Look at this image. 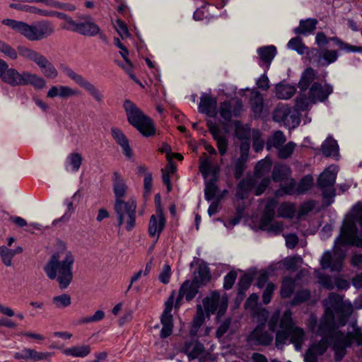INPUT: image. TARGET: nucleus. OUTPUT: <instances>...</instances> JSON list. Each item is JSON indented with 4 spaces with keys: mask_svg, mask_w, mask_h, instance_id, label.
<instances>
[{
    "mask_svg": "<svg viewBox=\"0 0 362 362\" xmlns=\"http://www.w3.org/2000/svg\"><path fill=\"white\" fill-rule=\"evenodd\" d=\"M356 245L362 247V238L358 235V228L356 222L352 218L344 221L339 236L334 242L333 255L330 251H326L320 259L323 269H330L331 271H339L343 266L345 252L340 246Z\"/></svg>",
    "mask_w": 362,
    "mask_h": 362,
    "instance_id": "f257e3e1",
    "label": "nucleus"
},
{
    "mask_svg": "<svg viewBox=\"0 0 362 362\" xmlns=\"http://www.w3.org/2000/svg\"><path fill=\"white\" fill-rule=\"evenodd\" d=\"M353 311L351 303L344 302L340 295L331 293L325 300V313L315 331L329 333L332 329H337L334 314L337 316L339 326H345Z\"/></svg>",
    "mask_w": 362,
    "mask_h": 362,
    "instance_id": "f03ea898",
    "label": "nucleus"
},
{
    "mask_svg": "<svg viewBox=\"0 0 362 362\" xmlns=\"http://www.w3.org/2000/svg\"><path fill=\"white\" fill-rule=\"evenodd\" d=\"M74 257L65 247L54 253L44 270L49 279H57L61 289L66 288L73 279Z\"/></svg>",
    "mask_w": 362,
    "mask_h": 362,
    "instance_id": "7ed1b4c3",
    "label": "nucleus"
},
{
    "mask_svg": "<svg viewBox=\"0 0 362 362\" xmlns=\"http://www.w3.org/2000/svg\"><path fill=\"white\" fill-rule=\"evenodd\" d=\"M2 23L10 27L29 41H40L52 35L55 32L54 24L48 20H42L33 24L13 19H4Z\"/></svg>",
    "mask_w": 362,
    "mask_h": 362,
    "instance_id": "20e7f679",
    "label": "nucleus"
},
{
    "mask_svg": "<svg viewBox=\"0 0 362 362\" xmlns=\"http://www.w3.org/2000/svg\"><path fill=\"white\" fill-rule=\"evenodd\" d=\"M291 315V311L288 310L284 313L281 318L279 325L281 329L276 334V346L278 349H282L289 339L290 342L294 344L296 349L300 350L305 340L304 330L295 326Z\"/></svg>",
    "mask_w": 362,
    "mask_h": 362,
    "instance_id": "39448f33",
    "label": "nucleus"
},
{
    "mask_svg": "<svg viewBox=\"0 0 362 362\" xmlns=\"http://www.w3.org/2000/svg\"><path fill=\"white\" fill-rule=\"evenodd\" d=\"M1 81L11 86L31 85L35 89H42L46 86L45 78L37 74L24 71L20 73L14 68H9L1 74Z\"/></svg>",
    "mask_w": 362,
    "mask_h": 362,
    "instance_id": "423d86ee",
    "label": "nucleus"
},
{
    "mask_svg": "<svg viewBox=\"0 0 362 362\" xmlns=\"http://www.w3.org/2000/svg\"><path fill=\"white\" fill-rule=\"evenodd\" d=\"M124 108L129 123L141 134L145 136H151L155 134L156 129L152 119L144 115L134 103L126 100L124 103Z\"/></svg>",
    "mask_w": 362,
    "mask_h": 362,
    "instance_id": "0eeeda50",
    "label": "nucleus"
},
{
    "mask_svg": "<svg viewBox=\"0 0 362 362\" xmlns=\"http://www.w3.org/2000/svg\"><path fill=\"white\" fill-rule=\"evenodd\" d=\"M310 329L316 335L325 339L327 342V347L332 343L334 351V359L340 361L346 354V348L351 346V341L349 337L340 330L332 329L329 333H324L321 331H315L316 320L313 319L310 322Z\"/></svg>",
    "mask_w": 362,
    "mask_h": 362,
    "instance_id": "6e6552de",
    "label": "nucleus"
},
{
    "mask_svg": "<svg viewBox=\"0 0 362 362\" xmlns=\"http://www.w3.org/2000/svg\"><path fill=\"white\" fill-rule=\"evenodd\" d=\"M17 53L24 60L35 63L47 78H55L58 76V71L53 64L40 52L25 45L17 47Z\"/></svg>",
    "mask_w": 362,
    "mask_h": 362,
    "instance_id": "1a4fd4ad",
    "label": "nucleus"
},
{
    "mask_svg": "<svg viewBox=\"0 0 362 362\" xmlns=\"http://www.w3.org/2000/svg\"><path fill=\"white\" fill-rule=\"evenodd\" d=\"M136 203L133 199L127 202L115 200V211L118 221V226L120 227L126 223V229L131 230L135 226Z\"/></svg>",
    "mask_w": 362,
    "mask_h": 362,
    "instance_id": "9d476101",
    "label": "nucleus"
},
{
    "mask_svg": "<svg viewBox=\"0 0 362 362\" xmlns=\"http://www.w3.org/2000/svg\"><path fill=\"white\" fill-rule=\"evenodd\" d=\"M337 171V167L332 165L326 168L317 179V187L321 189L325 199H333L335 197L334 187Z\"/></svg>",
    "mask_w": 362,
    "mask_h": 362,
    "instance_id": "9b49d317",
    "label": "nucleus"
},
{
    "mask_svg": "<svg viewBox=\"0 0 362 362\" xmlns=\"http://www.w3.org/2000/svg\"><path fill=\"white\" fill-rule=\"evenodd\" d=\"M273 119L288 129L296 128L300 123V115L297 110L284 104L277 105L273 113Z\"/></svg>",
    "mask_w": 362,
    "mask_h": 362,
    "instance_id": "f8f14e48",
    "label": "nucleus"
},
{
    "mask_svg": "<svg viewBox=\"0 0 362 362\" xmlns=\"http://www.w3.org/2000/svg\"><path fill=\"white\" fill-rule=\"evenodd\" d=\"M63 73L73 80L77 85L83 88L98 103H103L104 95L102 92L82 75L77 74L70 67L62 69Z\"/></svg>",
    "mask_w": 362,
    "mask_h": 362,
    "instance_id": "ddd939ff",
    "label": "nucleus"
},
{
    "mask_svg": "<svg viewBox=\"0 0 362 362\" xmlns=\"http://www.w3.org/2000/svg\"><path fill=\"white\" fill-rule=\"evenodd\" d=\"M276 205L273 201L268 202L259 222L262 230L267 231L270 234L279 235L283 230V224L281 222H274Z\"/></svg>",
    "mask_w": 362,
    "mask_h": 362,
    "instance_id": "4468645a",
    "label": "nucleus"
},
{
    "mask_svg": "<svg viewBox=\"0 0 362 362\" xmlns=\"http://www.w3.org/2000/svg\"><path fill=\"white\" fill-rule=\"evenodd\" d=\"M203 305L206 312L209 314H214L218 310V315H223L228 308V298L226 296L221 297L218 291H213L203 300Z\"/></svg>",
    "mask_w": 362,
    "mask_h": 362,
    "instance_id": "2eb2a0df",
    "label": "nucleus"
},
{
    "mask_svg": "<svg viewBox=\"0 0 362 362\" xmlns=\"http://www.w3.org/2000/svg\"><path fill=\"white\" fill-rule=\"evenodd\" d=\"M54 355L53 352L38 351L34 349L24 347L20 351L14 354L13 357L16 360H31L35 362L42 361H50Z\"/></svg>",
    "mask_w": 362,
    "mask_h": 362,
    "instance_id": "dca6fc26",
    "label": "nucleus"
},
{
    "mask_svg": "<svg viewBox=\"0 0 362 362\" xmlns=\"http://www.w3.org/2000/svg\"><path fill=\"white\" fill-rule=\"evenodd\" d=\"M243 109V103L240 99L224 101L220 104L219 113L226 122H230L233 117H238Z\"/></svg>",
    "mask_w": 362,
    "mask_h": 362,
    "instance_id": "f3484780",
    "label": "nucleus"
},
{
    "mask_svg": "<svg viewBox=\"0 0 362 362\" xmlns=\"http://www.w3.org/2000/svg\"><path fill=\"white\" fill-rule=\"evenodd\" d=\"M76 33L84 36L93 37L100 33V28L93 21L90 16L81 15L78 16Z\"/></svg>",
    "mask_w": 362,
    "mask_h": 362,
    "instance_id": "a211bd4d",
    "label": "nucleus"
},
{
    "mask_svg": "<svg viewBox=\"0 0 362 362\" xmlns=\"http://www.w3.org/2000/svg\"><path fill=\"white\" fill-rule=\"evenodd\" d=\"M250 344L268 346L273 341V336L265 329L264 325H259L250 333L247 338Z\"/></svg>",
    "mask_w": 362,
    "mask_h": 362,
    "instance_id": "6ab92c4d",
    "label": "nucleus"
},
{
    "mask_svg": "<svg viewBox=\"0 0 362 362\" xmlns=\"http://www.w3.org/2000/svg\"><path fill=\"white\" fill-rule=\"evenodd\" d=\"M333 92V88L329 84L322 86L318 82L313 83L309 90L308 94L313 103L323 102L327 99Z\"/></svg>",
    "mask_w": 362,
    "mask_h": 362,
    "instance_id": "aec40b11",
    "label": "nucleus"
},
{
    "mask_svg": "<svg viewBox=\"0 0 362 362\" xmlns=\"http://www.w3.org/2000/svg\"><path fill=\"white\" fill-rule=\"evenodd\" d=\"M165 218L164 217L163 209L158 208L155 215L150 218L148 224V233L151 237H156L158 240L160 233L165 226Z\"/></svg>",
    "mask_w": 362,
    "mask_h": 362,
    "instance_id": "412c9836",
    "label": "nucleus"
},
{
    "mask_svg": "<svg viewBox=\"0 0 362 362\" xmlns=\"http://www.w3.org/2000/svg\"><path fill=\"white\" fill-rule=\"evenodd\" d=\"M209 132L212 134L214 139L216 141L218 152L221 156H224L228 150V142L218 125L211 120L206 122Z\"/></svg>",
    "mask_w": 362,
    "mask_h": 362,
    "instance_id": "4be33fe9",
    "label": "nucleus"
},
{
    "mask_svg": "<svg viewBox=\"0 0 362 362\" xmlns=\"http://www.w3.org/2000/svg\"><path fill=\"white\" fill-rule=\"evenodd\" d=\"M200 286L192 281L186 280L180 286L179 294L175 301V307H179L183 298L191 301L198 293Z\"/></svg>",
    "mask_w": 362,
    "mask_h": 362,
    "instance_id": "5701e85b",
    "label": "nucleus"
},
{
    "mask_svg": "<svg viewBox=\"0 0 362 362\" xmlns=\"http://www.w3.org/2000/svg\"><path fill=\"white\" fill-rule=\"evenodd\" d=\"M80 95L81 91L78 89L63 85L52 86L47 93V97L49 98L58 96L62 99H68Z\"/></svg>",
    "mask_w": 362,
    "mask_h": 362,
    "instance_id": "b1692460",
    "label": "nucleus"
},
{
    "mask_svg": "<svg viewBox=\"0 0 362 362\" xmlns=\"http://www.w3.org/2000/svg\"><path fill=\"white\" fill-rule=\"evenodd\" d=\"M327 349V342L325 339H321L318 342L313 344L305 354V362H317V357L322 355Z\"/></svg>",
    "mask_w": 362,
    "mask_h": 362,
    "instance_id": "393cba45",
    "label": "nucleus"
},
{
    "mask_svg": "<svg viewBox=\"0 0 362 362\" xmlns=\"http://www.w3.org/2000/svg\"><path fill=\"white\" fill-rule=\"evenodd\" d=\"M198 109L199 112L214 117L217 114L216 98L208 95L202 96Z\"/></svg>",
    "mask_w": 362,
    "mask_h": 362,
    "instance_id": "a878e982",
    "label": "nucleus"
},
{
    "mask_svg": "<svg viewBox=\"0 0 362 362\" xmlns=\"http://www.w3.org/2000/svg\"><path fill=\"white\" fill-rule=\"evenodd\" d=\"M182 351L192 360L204 356L205 349L204 345L197 340H190L185 342L182 347Z\"/></svg>",
    "mask_w": 362,
    "mask_h": 362,
    "instance_id": "bb28decb",
    "label": "nucleus"
},
{
    "mask_svg": "<svg viewBox=\"0 0 362 362\" xmlns=\"http://www.w3.org/2000/svg\"><path fill=\"white\" fill-rule=\"evenodd\" d=\"M111 135L115 142L120 146L124 156L131 158L133 156L132 151L129 146V140L122 131L117 127L111 128Z\"/></svg>",
    "mask_w": 362,
    "mask_h": 362,
    "instance_id": "cd10ccee",
    "label": "nucleus"
},
{
    "mask_svg": "<svg viewBox=\"0 0 362 362\" xmlns=\"http://www.w3.org/2000/svg\"><path fill=\"white\" fill-rule=\"evenodd\" d=\"M113 192L115 195V200H122L127 193V186L125 180L118 172H114L112 175Z\"/></svg>",
    "mask_w": 362,
    "mask_h": 362,
    "instance_id": "c85d7f7f",
    "label": "nucleus"
},
{
    "mask_svg": "<svg viewBox=\"0 0 362 362\" xmlns=\"http://www.w3.org/2000/svg\"><path fill=\"white\" fill-rule=\"evenodd\" d=\"M211 279L210 269L206 264H200L197 270L194 271L193 274V279L192 280L200 287L206 284Z\"/></svg>",
    "mask_w": 362,
    "mask_h": 362,
    "instance_id": "c756f323",
    "label": "nucleus"
},
{
    "mask_svg": "<svg viewBox=\"0 0 362 362\" xmlns=\"http://www.w3.org/2000/svg\"><path fill=\"white\" fill-rule=\"evenodd\" d=\"M257 52L259 60L267 66H269L277 53V50L275 46L268 45L258 48Z\"/></svg>",
    "mask_w": 362,
    "mask_h": 362,
    "instance_id": "7c9ffc66",
    "label": "nucleus"
},
{
    "mask_svg": "<svg viewBox=\"0 0 362 362\" xmlns=\"http://www.w3.org/2000/svg\"><path fill=\"white\" fill-rule=\"evenodd\" d=\"M91 352V347L89 344H80L65 349L62 353L66 356L75 358H85Z\"/></svg>",
    "mask_w": 362,
    "mask_h": 362,
    "instance_id": "2f4dec72",
    "label": "nucleus"
},
{
    "mask_svg": "<svg viewBox=\"0 0 362 362\" xmlns=\"http://www.w3.org/2000/svg\"><path fill=\"white\" fill-rule=\"evenodd\" d=\"M256 182L254 179H243L238 185L236 189V196L244 199L247 197L249 192L255 187Z\"/></svg>",
    "mask_w": 362,
    "mask_h": 362,
    "instance_id": "473e14b6",
    "label": "nucleus"
},
{
    "mask_svg": "<svg viewBox=\"0 0 362 362\" xmlns=\"http://www.w3.org/2000/svg\"><path fill=\"white\" fill-rule=\"evenodd\" d=\"M250 105L255 117H259L264 109V98L259 92H252L250 99Z\"/></svg>",
    "mask_w": 362,
    "mask_h": 362,
    "instance_id": "72a5a7b5",
    "label": "nucleus"
},
{
    "mask_svg": "<svg viewBox=\"0 0 362 362\" xmlns=\"http://www.w3.org/2000/svg\"><path fill=\"white\" fill-rule=\"evenodd\" d=\"M318 21L315 18H307L300 20L299 26L294 29L296 34L307 35L313 33L315 29Z\"/></svg>",
    "mask_w": 362,
    "mask_h": 362,
    "instance_id": "f704fd0d",
    "label": "nucleus"
},
{
    "mask_svg": "<svg viewBox=\"0 0 362 362\" xmlns=\"http://www.w3.org/2000/svg\"><path fill=\"white\" fill-rule=\"evenodd\" d=\"M174 294L175 292L173 291L165 303V310L160 318L162 325L173 326L171 311L174 303Z\"/></svg>",
    "mask_w": 362,
    "mask_h": 362,
    "instance_id": "c9c22d12",
    "label": "nucleus"
},
{
    "mask_svg": "<svg viewBox=\"0 0 362 362\" xmlns=\"http://www.w3.org/2000/svg\"><path fill=\"white\" fill-rule=\"evenodd\" d=\"M317 78V72L313 68L306 69L302 74L298 86L301 91H305L313 81Z\"/></svg>",
    "mask_w": 362,
    "mask_h": 362,
    "instance_id": "e433bc0d",
    "label": "nucleus"
},
{
    "mask_svg": "<svg viewBox=\"0 0 362 362\" xmlns=\"http://www.w3.org/2000/svg\"><path fill=\"white\" fill-rule=\"evenodd\" d=\"M276 96L281 100H288L296 93V88L293 86L279 83L276 86Z\"/></svg>",
    "mask_w": 362,
    "mask_h": 362,
    "instance_id": "4c0bfd02",
    "label": "nucleus"
},
{
    "mask_svg": "<svg viewBox=\"0 0 362 362\" xmlns=\"http://www.w3.org/2000/svg\"><path fill=\"white\" fill-rule=\"evenodd\" d=\"M291 171L286 165H275L272 170V180L274 182H281L287 180L291 175Z\"/></svg>",
    "mask_w": 362,
    "mask_h": 362,
    "instance_id": "58836bf2",
    "label": "nucleus"
},
{
    "mask_svg": "<svg viewBox=\"0 0 362 362\" xmlns=\"http://www.w3.org/2000/svg\"><path fill=\"white\" fill-rule=\"evenodd\" d=\"M82 163V156L78 153H70L66 160V168L68 171L76 173Z\"/></svg>",
    "mask_w": 362,
    "mask_h": 362,
    "instance_id": "ea45409f",
    "label": "nucleus"
},
{
    "mask_svg": "<svg viewBox=\"0 0 362 362\" xmlns=\"http://www.w3.org/2000/svg\"><path fill=\"white\" fill-rule=\"evenodd\" d=\"M322 152L327 156H334L339 151V146L336 140L332 138H327L322 144Z\"/></svg>",
    "mask_w": 362,
    "mask_h": 362,
    "instance_id": "a19ab883",
    "label": "nucleus"
},
{
    "mask_svg": "<svg viewBox=\"0 0 362 362\" xmlns=\"http://www.w3.org/2000/svg\"><path fill=\"white\" fill-rule=\"evenodd\" d=\"M286 141V136L281 131L275 132L273 135L267 140V147L269 149L271 147L278 148L281 147Z\"/></svg>",
    "mask_w": 362,
    "mask_h": 362,
    "instance_id": "79ce46f5",
    "label": "nucleus"
},
{
    "mask_svg": "<svg viewBox=\"0 0 362 362\" xmlns=\"http://www.w3.org/2000/svg\"><path fill=\"white\" fill-rule=\"evenodd\" d=\"M338 59V53L335 50L325 49L322 52L318 64L321 66H327L335 62Z\"/></svg>",
    "mask_w": 362,
    "mask_h": 362,
    "instance_id": "37998d69",
    "label": "nucleus"
},
{
    "mask_svg": "<svg viewBox=\"0 0 362 362\" xmlns=\"http://www.w3.org/2000/svg\"><path fill=\"white\" fill-rule=\"evenodd\" d=\"M296 207L293 204L284 202L277 209V216L279 217L291 218L294 216Z\"/></svg>",
    "mask_w": 362,
    "mask_h": 362,
    "instance_id": "c03bdc74",
    "label": "nucleus"
},
{
    "mask_svg": "<svg viewBox=\"0 0 362 362\" xmlns=\"http://www.w3.org/2000/svg\"><path fill=\"white\" fill-rule=\"evenodd\" d=\"M216 175L214 174L213 178L206 182L204 197L208 202L213 199L217 193L218 187L216 185Z\"/></svg>",
    "mask_w": 362,
    "mask_h": 362,
    "instance_id": "a18cd8bd",
    "label": "nucleus"
},
{
    "mask_svg": "<svg viewBox=\"0 0 362 362\" xmlns=\"http://www.w3.org/2000/svg\"><path fill=\"white\" fill-rule=\"evenodd\" d=\"M204 157L200 158L199 171L203 177L206 179L211 173L215 174V170L213 169L211 161L209 157L204 154Z\"/></svg>",
    "mask_w": 362,
    "mask_h": 362,
    "instance_id": "49530a36",
    "label": "nucleus"
},
{
    "mask_svg": "<svg viewBox=\"0 0 362 362\" xmlns=\"http://www.w3.org/2000/svg\"><path fill=\"white\" fill-rule=\"evenodd\" d=\"M295 288V281L290 277L285 278L282 282L281 296L284 298H289Z\"/></svg>",
    "mask_w": 362,
    "mask_h": 362,
    "instance_id": "de8ad7c7",
    "label": "nucleus"
},
{
    "mask_svg": "<svg viewBox=\"0 0 362 362\" xmlns=\"http://www.w3.org/2000/svg\"><path fill=\"white\" fill-rule=\"evenodd\" d=\"M354 332H348L345 336L349 337L351 341V344L354 339L356 340L358 346H362V331L361 329L357 325L356 322H352L350 325Z\"/></svg>",
    "mask_w": 362,
    "mask_h": 362,
    "instance_id": "09e8293b",
    "label": "nucleus"
},
{
    "mask_svg": "<svg viewBox=\"0 0 362 362\" xmlns=\"http://www.w3.org/2000/svg\"><path fill=\"white\" fill-rule=\"evenodd\" d=\"M64 204L66 206V211H65L64 214L61 218L53 221L52 224L54 226H56L59 222H62V223L68 222L70 220L73 213L74 212V203H73L72 200L66 199L64 202Z\"/></svg>",
    "mask_w": 362,
    "mask_h": 362,
    "instance_id": "8fccbe9b",
    "label": "nucleus"
},
{
    "mask_svg": "<svg viewBox=\"0 0 362 362\" xmlns=\"http://www.w3.org/2000/svg\"><path fill=\"white\" fill-rule=\"evenodd\" d=\"M296 144L293 141H289L284 146H281L277 148L278 156L281 159H286L293 154Z\"/></svg>",
    "mask_w": 362,
    "mask_h": 362,
    "instance_id": "3c124183",
    "label": "nucleus"
},
{
    "mask_svg": "<svg viewBox=\"0 0 362 362\" xmlns=\"http://www.w3.org/2000/svg\"><path fill=\"white\" fill-rule=\"evenodd\" d=\"M15 255V252H13V249H9L6 246L0 247L1 259L6 267L12 265V259Z\"/></svg>",
    "mask_w": 362,
    "mask_h": 362,
    "instance_id": "603ef678",
    "label": "nucleus"
},
{
    "mask_svg": "<svg viewBox=\"0 0 362 362\" xmlns=\"http://www.w3.org/2000/svg\"><path fill=\"white\" fill-rule=\"evenodd\" d=\"M287 46L289 49L296 50L300 54H303L307 49L299 37L291 38L288 41Z\"/></svg>",
    "mask_w": 362,
    "mask_h": 362,
    "instance_id": "864d4df0",
    "label": "nucleus"
},
{
    "mask_svg": "<svg viewBox=\"0 0 362 362\" xmlns=\"http://www.w3.org/2000/svg\"><path fill=\"white\" fill-rule=\"evenodd\" d=\"M311 100L310 99V95L308 94V97L304 95L300 94L296 98V109L297 112L298 111H304L307 110L310 105L314 104Z\"/></svg>",
    "mask_w": 362,
    "mask_h": 362,
    "instance_id": "5fc2aeb1",
    "label": "nucleus"
},
{
    "mask_svg": "<svg viewBox=\"0 0 362 362\" xmlns=\"http://www.w3.org/2000/svg\"><path fill=\"white\" fill-rule=\"evenodd\" d=\"M313 183V178L311 175H306L301 179L297 186V194H301L310 189Z\"/></svg>",
    "mask_w": 362,
    "mask_h": 362,
    "instance_id": "6e6d98bb",
    "label": "nucleus"
},
{
    "mask_svg": "<svg viewBox=\"0 0 362 362\" xmlns=\"http://www.w3.org/2000/svg\"><path fill=\"white\" fill-rule=\"evenodd\" d=\"M52 302L57 308H66L71 303L70 296L66 293L53 297Z\"/></svg>",
    "mask_w": 362,
    "mask_h": 362,
    "instance_id": "4d7b16f0",
    "label": "nucleus"
},
{
    "mask_svg": "<svg viewBox=\"0 0 362 362\" xmlns=\"http://www.w3.org/2000/svg\"><path fill=\"white\" fill-rule=\"evenodd\" d=\"M247 158H241L240 156L237 158L234 163V176L236 179L240 178L243 175V172L246 168V162L247 161Z\"/></svg>",
    "mask_w": 362,
    "mask_h": 362,
    "instance_id": "13d9d810",
    "label": "nucleus"
},
{
    "mask_svg": "<svg viewBox=\"0 0 362 362\" xmlns=\"http://www.w3.org/2000/svg\"><path fill=\"white\" fill-rule=\"evenodd\" d=\"M0 52L11 59L15 60L18 58L17 50L1 40H0Z\"/></svg>",
    "mask_w": 362,
    "mask_h": 362,
    "instance_id": "bf43d9fd",
    "label": "nucleus"
},
{
    "mask_svg": "<svg viewBox=\"0 0 362 362\" xmlns=\"http://www.w3.org/2000/svg\"><path fill=\"white\" fill-rule=\"evenodd\" d=\"M105 317V313L103 310H97L93 315L81 317L78 322L80 324H89L102 320Z\"/></svg>",
    "mask_w": 362,
    "mask_h": 362,
    "instance_id": "052dcab7",
    "label": "nucleus"
},
{
    "mask_svg": "<svg viewBox=\"0 0 362 362\" xmlns=\"http://www.w3.org/2000/svg\"><path fill=\"white\" fill-rule=\"evenodd\" d=\"M272 166L270 159H263L259 161L255 166V174L262 175L266 172H268Z\"/></svg>",
    "mask_w": 362,
    "mask_h": 362,
    "instance_id": "680f3d73",
    "label": "nucleus"
},
{
    "mask_svg": "<svg viewBox=\"0 0 362 362\" xmlns=\"http://www.w3.org/2000/svg\"><path fill=\"white\" fill-rule=\"evenodd\" d=\"M260 132L258 130H254L252 132V139H253V143H252V147L255 151L259 152L261 151L264 146V141L260 138Z\"/></svg>",
    "mask_w": 362,
    "mask_h": 362,
    "instance_id": "e2e57ef3",
    "label": "nucleus"
},
{
    "mask_svg": "<svg viewBox=\"0 0 362 362\" xmlns=\"http://www.w3.org/2000/svg\"><path fill=\"white\" fill-rule=\"evenodd\" d=\"M78 20L74 21L72 17L68 16L64 23L61 24V28L67 31L76 33L78 28Z\"/></svg>",
    "mask_w": 362,
    "mask_h": 362,
    "instance_id": "0e129e2a",
    "label": "nucleus"
},
{
    "mask_svg": "<svg viewBox=\"0 0 362 362\" xmlns=\"http://www.w3.org/2000/svg\"><path fill=\"white\" fill-rule=\"evenodd\" d=\"M310 296V293L308 290H302L300 291H298L293 299L292 300L291 304L293 305H297L298 303H301L303 302L307 301Z\"/></svg>",
    "mask_w": 362,
    "mask_h": 362,
    "instance_id": "69168bd1",
    "label": "nucleus"
},
{
    "mask_svg": "<svg viewBox=\"0 0 362 362\" xmlns=\"http://www.w3.org/2000/svg\"><path fill=\"white\" fill-rule=\"evenodd\" d=\"M281 189L286 194L293 195L297 194L296 182L293 179H290L287 183L281 185Z\"/></svg>",
    "mask_w": 362,
    "mask_h": 362,
    "instance_id": "338daca9",
    "label": "nucleus"
},
{
    "mask_svg": "<svg viewBox=\"0 0 362 362\" xmlns=\"http://www.w3.org/2000/svg\"><path fill=\"white\" fill-rule=\"evenodd\" d=\"M237 279V272L230 271L225 276L223 279V288L226 290L230 289Z\"/></svg>",
    "mask_w": 362,
    "mask_h": 362,
    "instance_id": "774afa93",
    "label": "nucleus"
}]
</instances>
